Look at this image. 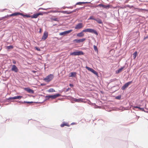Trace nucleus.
Returning a JSON list of instances; mask_svg holds the SVG:
<instances>
[{
	"label": "nucleus",
	"instance_id": "20e7f679",
	"mask_svg": "<svg viewBox=\"0 0 148 148\" xmlns=\"http://www.w3.org/2000/svg\"><path fill=\"white\" fill-rule=\"evenodd\" d=\"M61 96V95L59 94L54 95H48L46 96V98L48 99L51 98L52 99H54L55 98Z\"/></svg>",
	"mask_w": 148,
	"mask_h": 148
},
{
	"label": "nucleus",
	"instance_id": "f03ea898",
	"mask_svg": "<svg viewBox=\"0 0 148 148\" xmlns=\"http://www.w3.org/2000/svg\"><path fill=\"white\" fill-rule=\"evenodd\" d=\"M53 77V75L50 74L44 79V80L46 82H49L51 80Z\"/></svg>",
	"mask_w": 148,
	"mask_h": 148
},
{
	"label": "nucleus",
	"instance_id": "f3484780",
	"mask_svg": "<svg viewBox=\"0 0 148 148\" xmlns=\"http://www.w3.org/2000/svg\"><path fill=\"white\" fill-rule=\"evenodd\" d=\"M22 15V13H20V12H15L14 13H12L10 15V16H17L18 15Z\"/></svg>",
	"mask_w": 148,
	"mask_h": 148
},
{
	"label": "nucleus",
	"instance_id": "37998d69",
	"mask_svg": "<svg viewBox=\"0 0 148 148\" xmlns=\"http://www.w3.org/2000/svg\"><path fill=\"white\" fill-rule=\"evenodd\" d=\"M3 19V17H1L0 18V21L2 20Z\"/></svg>",
	"mask_w": 148,
	"mask_h": 148
},
{
	"label": "nucleus",
	"instance_id": "423d86ee",
	"mask_svg": "<svg viewBox=\"0 0 148 148\" xmlns=\"http://www.w3.org/2000/svg\"><path fill=\"white\" fill-rule=\"evenodd\" d=\"M84 26L82 23H79L76 25L75 27L76 29H79L82 28Z\"/></svg>",
	"mask_w": 148,
	"mask_h": 148
},
{
	"label": "nucleus",
	"instance_id": "39448f33",
	"mask_svg": "<svg viewBox=\"0 0 148 148\" xmlns=\"http://www.w3.org/2000/svg\"><path fill=\"white\" fill-rule=\"evenodd\" d=\"M132 83V81L129 82H127L125 84V85L121 87V89L123 90H125L126 88H127L128 86Z\"/></svg>",
	"mask_w": 148,
	"mask_h": 148
},
{
	"label": "nucleus",
	"instance_id": "ddd939ff",
	"mask_svg": "<svg viewBox=\"0 0 148 148\" xmlns=\"http://www.w3.org/2000/svg\"><path fill=\"white\" fill-rule=\"evenodd\" d=\"M97 7H102L106 9H108L110 8V5H106L102 4H99L98 5Z\"/></svg>",
	"mask_w": 148,
	"mask_h": 148
},
{
	"label": "nucleus",
	"instance_id": "aec40b11",
	"mask_svg": "<svg viewBox=\"0 0 148 148\" xmlns=\"http://www.w3.org/2000/svg\"><path fill=\"white\" fill-rule=\"evenodd\" d=\"M95 21H96L99 24L103 23V22H102V20L99 18L95 19Z\"/></svg>",
	"mask_w": 148,
	"mask_h": 148
},
{
	"label": "nucleus",
	"instance_id": "2eb2a0df",
	"mask_svg": "<svg viewBox=\"0 0 148 148\" xmlns=\"http://www.w3.org/2000/svg\"><path fill=\"white\" fill-rule=\"evenodd\" d=\"M25 90H26L28 92L31 93L33 94L34 93V91L33 90L29 88H27L25 89Z\"/></svg>",
	"mask_w": 148,
	"mask_h": 148
},
{
	"label": "nucleus",
	"instance_id": "9b49d317",
	"mask_svg": "<svg viewBox=\"0 0 148 148\" xmlns=\"http://www.w3.org/2000/svg\"><path fill=\"white\" fill-rule=\"evenodd\" d=\"M11 70L13 71H14L15 72H17L18 71V69L16 65H12V68Z\"/></svg>",
	"mask_w": 148,
	"mask_h": 148
},
{
	"label": "nucleus",
	"instance_id": "c9c22d12",
	"mask_svg": "<svg viewBox=\"0 0 148 148\" xmlns=\"http://www.w3.org/2000/svg\"><path fill=\"white\" fill-rule=\"evenodd\" d=\"M121 98V97L119 96H117L116 97V98L117 99H119Z\"/></svg>",
	"mask_w": 148,
	"mask_h": 148
},
{
	"label": "nucleus",
	"instance_id": "4be33fe9",
	"mask_svg": "<svg viewBox=\"0 0 148 148\" xmlns=\"http://www.w3.org/2000/svg\"><path fill=\"white\" fill-rule=\"evenodd\" d=\"M71 75L70 77H75L76 76V73L75 72H71L70 73Z\"/></svg>",
	"mask_w": 148,
	"mask_h": 148
},
{
	"label": "nucleus",
	"instance_id": "c756f323",
	"mask_svg": "<svg viewBox=\"0 0 148 148\" xmlns=\"http://www.w3.org/2000/svg\"><path fill=\"white\" fill-rule=\"evenodd\" d=\"M52 20L54 21H59V19L58 18H52Z\"/></svg>",
	"mask_w": 148,
	"mask_h": 148
},
{
	"label": "nucleus",
	"instance_id": "a19ab883",
	"mask_svg": "<svg viewBox=\"0 0 148 148\" xmlns=\"http://www.w3.org/2000/svg\"><path fill=\"white\" fill-rule=\"evenodd\" d=\"M69 86L71 87H73V84H69Z\"/></svg>",
	"mask_w": 148,
	"mask_h": 148
},
{
	"label": "nucleus",
	"instance_id": "412c9836",
	"mask_svg": "<svg viewBox=\"0 0 148 148\" xmlns=\"http://www.w3.org/2000/svg\"><path fill=\"white\" fill-rule=\"evenodd\" d=\"M90 2H77V3L76 5H81V4H85V3H90Z\"/></svg>",
	"mask_w": 148,
	"mask_h": 148
},
{
	"label": "nucleus",
	"instance_id": "c03bdc74",
	"mask_svg": "<svg viewBox=\"0 0 148 148\" xmlns=\"http://www.w3.org/2000/svg\"><path fill=\"white\" fill-rule=\"evenodd\" d=\"M70 89V88H68L67 89H66V91H67L69 90Z\"/></svg>",
	"mask_w": 148,
	"mask_h": 148
},
{
	"label": "nucleus",
	"instance_id": "6ab92c4d",
	"mask_svg": "<svg viewBox=\"0 0 148 148\" xmlns=\"http://www.w3.org/2000/svg\"><path fill=\"white\" fill-rule=\"evenodd\" d=\"M82 31L81 32L77 34V36L78 37H82L84 36V34L83 33Z\"/></svg>",
	"mask_w": 148,
	"mask_h": 148
},
{
	"label": "nucleus",
	"instance_id": "72a5a7b5",
	"mask_svg": "<svg viewBox=\"0 0 148 148\" xmlns=\"http://www.w3.org/2000/svg\"><path fill=\"white\" fill-rule=\"evenodd\" d=\"M35 48H36V49L38 51H40V49H39V48H38V47H36Z\"/></svg>",
	"mask_w": 148,
	"mask_h": 148
},
{
	"label": "nucleus",
	"instance_id": "6e6552de",
	"mask_svg": "<svg viewBox=\"0 0 148 148\" xmlns=\"http://www.w3.org/2000/svg\"><path fill=\"white\" fill-rule=\"evenodd\" d=\"M72 31V30H70L68 31H65L64 32H62L59 34L60 35H63L65 36L67 34L69 33Z\"/></svg>",
	"mask_w": 148,
	"mask_h": 148
},
{
	"label": "nucleus",
	"instance_id": "9d476101",
	"mask_svg": "<svg viewBox=\"0 0 148 148\" xmlns=\"http://www.w3.org/2000/svg\"><path fill=\"white\" fill-rule=\"evenodd\" d=\"M86 40V39L83 38L80 39H75L73 40V42L74 43H79L83 42Z\"/></svg>",
	"mask_w": 148,
	"mask_h": 148
},
{
	"label": "nucleus",
	"instance_id": "de8ad7c7",
	"mask_svg": "<svg viewBox=\"0 0 148 148\" xmlns=\"http://www.w3.org/2000/svg\"><path fill=\"white\" fill-rule=\"evenodd\" d=\"M74 124V123H71V125H73V124Z\"/></svg>",
	"mask_w": 148,
	"mask_h": 148
},
{
	"label": "nucleus",
	"instance_id": "f8f14e48",
	"mask_svg": "<svg viewBox=\"0 0 148 148\" xmlns=\"http://www.w3.org/2000/svg\"><path fill=\"white\" fill-rule=\"evenodd\" d=\"M48 36V34L47 32H45L42 38V39L43 40H45L47 38Z\"/></svg>",
	"mask_w": 148,
	"mask_h": 148
},
{
	"label": "nucleus",
	"instance_id": "cd10ccee",
	"mask_svg": "<svg viewBox=\"0 0 148 148\" xmlns=\"http://www.w3.org/2000/svg\"><path fill=\"white\" fill-rule=\"evenodd\" d=\"M91 19H92V20H95V18H94V17L93 16H90L88 18V20H91Z\"/></svg>",
	"mask_w": 148,
	"mask_h": 148
},
{
	"label": "nucleus",
	"instance_id": "e433bc0d",
	"mask_svg": "<svg viewBox=\"0 0 148 148\" xmlns=\"http://www.w3.org/2000/svg\"><path fill=\"white\" fill-rule=\"evenodd\" d=\"M133 108H138V109H139L140 107H139L137 106H134L133 107Z\"/></svg>",
	"mask_w": 148,
	"mask_h": 148
},
{
	"label": "nucleus",
	"instance_id": "1a4fd4ad",
	"mask_svg": "<svg viewBox=\"0 0 148 148\" xmlns=\"http://www.w3.org/2000/svg\"><path fill=\"white\" fill-rule=\"evenodd\" d=\"M42 15V13L41 12L34 14L33 15H31L32 18H37L39 16Z\"/></svg>",
	"mask_w": 148,
	"mask_h": 148
},
{
	"label": "nucleus",
	"instance_id": "b1692460",
	"mask_svg": "<svg viewBox=\"0 0 148 148\" xmlns=\"http://www.w3.org/2000/svg\"><path fill=\"white\" fill-rule=\"evenodd\" d=\"M137 55V52L136 51L133 54V57L134 59H135Z\"/></svg>",
	"mask_w": 148,
	"mask_h": 148
},
{
	"label": "nucleus",
	"instance_id": "c85d7f7f",
	"mask_svg": "<svg viewBox=\"0 0 148 148\" xmlns=\"http://www.w3.org/2000/svg\"><path fill=\"white\" fill-rule=\"evenodd\" d=\"M94 50L96 51H98V49L97 47L95 45L93 46Z\"/></svg>",
	"mask_w": 148,
	"mask_h": 148
},
{
	"label": "nucleus",
	"instance_id": "473e14b6",
	"mask_svg": "<svg viewBox=\"0 0 148 148\" xmlns=\"http://www.w3.org/2000/svg\"><path fill=\"white\" fill-rule=\"evenodd\" d=\"M126 6L127 7H129L130 8H133V6H130V5H127Z\"/></svg>",
	"mask_w": 148,
	"mask_h": 148
},
{
	"label": "nucleus",
	"instance_id": "7ed1b4c3",
	"mask_svg": "<svg viewBox=\"0 0 148 148\" xmlns=\"http://www.w3.org/2000/svg\"><path fill=\"white\" fill-rule=\"evenodd\" d=\"M84 53L82 51H75L71 53L70 55L71 56H79L84 55Z\"/></svg>",
	"mask_w": 148,
	"mask_h": 148
},
{
	"label": "nucleus",
	"instance_id": "58836bf2",
	"mask_svg": "<svg viewBox=\"0 0 148 148\" xmlns=\"http://www.w3.org/2000/svg\"><path fill=\"white\" fill-rule=\"evenodd\" d=\"M12 62L13 63V64H15L16 63V61L14 60H13L12 61Z\"/></svg>",
	"mask_w": 148,
	"mask_h": 148
},
{
	"label": "nucleus",
	"instance_id": "49530a36",
	"mask_svg": "<svg viewBox=\"0 0 148 148\" xmlns=\"http://www.w3.org/2000/svg\"><path fill=\"white\" fill-rule=\"evenodd\" d=\"M32 72H34V73H35V72H36V71H32Z\"/></svg>",
	"mask_w": 148,
	"mask_h": 148
},
{
	"label": "nucleus",
	"instance_id": "393cba45",
	"mask_svg": "<svg viewBox=\"0 0 148 148\" xmlns=\"http://www.w3.org/2000/svg\"><path fill=\"white\" fill-rule=\"evenodd\" d=\"M123 69V67H121L120 69H119L118 70L116 71V73H118L120 72H121L122 71Z\"/></svg>",
	"mask_w": 148,
	"mask_h": 148
},
{
	"label": "nucleus",
	"instance_id": "f257e3e1",
	"mask_svg": "<svg viewBox=\"0 0 148 148\" xmlns=\"http://www.w3.org/2000/svg\"><path fill=\"white\" fill-rule=\"evenodd\" d=\"M83 32H89L94 33L95 34L97 35L98 33L95 30L90 28H87L86 29H84L82 30Z\"/></svg>",
	"mask_w": 148,
	"mask_h": 148
},
{
	"label": "nucleus",
	"instance_id": "5701e85b",
	"mask_svg": "<svg viewBox=\"0 0 148 148\" xmlns=\"http://www.w3.org/2000/svg\"><path fill=\"white\" fill-rule=\"evenodd\" d=\"M21 15L22 16H23L24 17H26L27 18L31 17V18H32L31 15V16L29 15H28V14L25 15V14H23L22 13V15Z\"/></svg>",
	"mask_w": 148,
	"mask_h": 148
},
{
	"label": "nucleus",
	"instance_id": "a18cd8bd",
	"mask_svg": "<svg viewBox=\"0 0 148 148\" xmlns=\"http://www.w3.org/2000/svg\"><path fill=\"white\" fill-rule=\"evenodd\" d=\"M148 38V36H146L144 38V39L145 40V39H146V38Z\"/></svg>",
	"mask_w": 148,
	"mask_h": 148
},
{
	"label": "nucleus",
	"instance_id": "79ce46f5",
	"mask_svg": "<svg viewBox=\"0 0 148 148\" xmlns=\"http://www.w3.org/2000/svg\"><path fill=\"white\" fill-rule=\"evenodd\" d=\"M41 30H42L41 29V28H40L39 31V32L40 33H41Z\"/></svg>",
	"mask_w": 148,
	"mask_h": 148
},
{
	"label": "nucleus",
	"instance_id": "f704fd0d",
	"mask_svg": "<svg viewBox=\"0 0 148 148\" xmlns=\"http://www.w3.org/2000/svg\"><path fill=\"white\" fill-rule=\"evenodd\" d=\"M62 12L64 13H67V14H70L71 13L69 12H67L66 11H62Z\"/></svg>",
	"mask_w": 148,
	"mask_h": 148
},
{
	"label": "nucleus",
	"instance_id": "2f4dec72",
	"mask_svg": "<svg viewBox=\"0 0 148 148\" xmlns=\"http://www.w3.org/2000/svg\"><path fill=\"white\" fill-rule=\"evenodd\" d=\"M10 15H7L6 16H5L4 17H3V18L4 19L6 18H8L9 17H10Z\"/></svg>",
	"mask_w": 148,
	"mask_h": 148
},
{
	"label": "nucleus",
	"instance_id": "a878e982",
	"mask_svg": "<svg viewBox=\"0 0 148 148\" xmlns=\"http://www.w3.org/2000/svg\"><path fill=\"white\" fill-rule=\"evenodd\" d=\"M48 92H55V91L53 88H51L48 90Z\"/></svg>",
	"mask_w": 148,
	"mask_h": 148
},
{
	"label": "nucleus",
	"instance_id": "ea45409f",
	"mask_svg": "<svg viewBox=\"0 0 148 148\" xmlns=\"http://www.w3.org/2000/svg\"><path fill=\"white\" fill-rule=\"evenodd\" d=\"M24 103H33L32 102H25V101H24Z\"/></svg>",
	"mask_w": 148,
	"mask_h": 148
},
{
	"label": "nucleus",
	"instance_id": "7c9ffc66",
	"mask_svg": "<svg viewBox=\"0 0 148 148\" xmlns=\"http://www.w3.org/2000/svg\"><path fill=\"white\" fill-rule=\"evenodd\" d=\"M13 46L12 45H10V46H8L7 47V48L8 49H12L13 48Z\"/></svg>",
	"mask_w": 148,
	"mask_h": 148
},
{
	"label": "nucleus",
	"instance_id": "bb28decb",
	"mask_svg": "<svg viewBox=\"0 0 148 148\" xmlns=\"http://www.w3.org/2000/svg\"><path fill=\"white\" fill-rule=\"evenodd\" d=\"M134 9L138 10V11L139 12H141L142 10H143L147 11V10H145L144 9H139V8H134Z\"/></svg>",
	"mask_w": 148,
	"mask_h": 148
},
{
	"label": "nucleus",
	"instance_id": "4468645a",
	"mask_svg": "<svg viewBox=\"0 0 148 148\" xmlns=\"http://www.w3.org/2000/svg\"><path fill=\"white\" fill-rule=\"evenodd\" d=\"M22 97V96H15L13 97H9V99H21Z\"/></svg>",
	"mask_w": 148,
	"mask_h": 148
},
{
	"label": "nucleus",
	"instance_id": "4c0bfd02",
	"mask_svg": "<svg viewBox=\"0 0 148 148\" xmlns=\"http://www.w3.org/2000/svg\"><path fill=\"white\" fill-rule=\"evenodd\" d=\"M139 109L140 110L142 111H144V108H141L140 107Z\"/></svg>",
	"mask_w": 148,
	"mask_h": 148
},
{
	"label": "nucleus",
	"instance_id": "a211bd4d",
	"mask_svg": "<svg viewBox=\"0 0 148 148\" xmlns=\"http://www.w3.org/2000/svg\"><path fill=\"white\" fill-rule=\"evenodd\" d=\"M74 101H75V102H84L83 99L81 98H80V99H75Z\"/></svg>",
	"mask_w": 148,
	"mask_h": 148
},
{
	"label": "nucleus",
	"instance_id": "dca6fc26",
	"mask_svg": "<svg viewBox=\"0 0 148 148\" xmlns=\"http://www.w3.org/2000/svg\"><path fill=\"white\" fill-rule=\"evenodd\" d=\"M70 125L67 123L64 122L63 123L60 125V126L61 127H63L64 126H66L67 127H69Z\"/></svg>",
	"mask_w": 148,
	"mask_h": 148
},
{
	"label": "nucleus",
	"instance_id": "0eeeda50",
	"mask_svg": "<svg viewBox=\"0 0 148 148\" xmlns=\"http://www.w3.org/2000/svg\"><path fill=\"white\" fill-rule=\"evenodd\" d=\"M86 68L88 71L91 72L92 73H93L94 74H95V75H97L98 74L94 70H93V69L90 68L88 67L87 66H86Z\"/></svg>",
	"mask_w": 148,
	"mask_h": 148
}]
</instances>
